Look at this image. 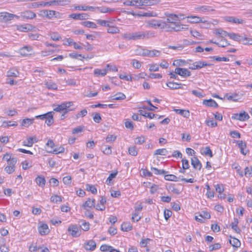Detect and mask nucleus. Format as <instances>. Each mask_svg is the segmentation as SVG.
I'll list each match as a JSON object with an SVG mask.
<instances>
[{"label": "nucleus", "mask_w": 252, "mask_h": 252, "mask_svg": "<svg viewBox=\"0 0 252 252\" xmlns=\"http://www.w3.org/2000/svg\"><path fill=\"white\" fill-rule=\"evenodd\" d=\"M154 36H155V33L149 31L126 33L124 35L125 38L133 40L150 38Z\"/></svg>", "instance_id": "f257e3e1"}, {"label": "nucleus", "mask_w": 252, "mask_h": 252, "mask_svg": "<svg viewBox=\"0 0 252 252\" xmlns=\"http://www.w3.org/2000/svg\"><path fill=\"white\" fill-rule=\"evenodd\" d=\"M15 17L18 18L19 17L13 14L7 12H1L0 13V22H6Z\"/></svg>", "instance_id": "f03ea898"}, {"label": "nucleus", "mask_w": 252, "mask_h": 252, "mask_svg": "<svg viewBox=\"0 0 252 252\" xmlns=\"http://www.w3.org/2000/svg\"><path fill=\"white\" fill-rule=\"evenodd\" d=\"M211 64L207 63L204 61H197L192 63L189 67V68L192 70L200 69L203 67L211 65Z\"/></svg>", "instance_id": "7ed1b4c3"}, {"label": "nucleus", "mask_w": 252, "mask_h": 252, "mask_svg": "<svg viewBox=\"0 0 252 252\" xmlns=\"http://www.w3.org/2000/svg\"><path fill=\"white\" fill-rule=\"evenodd\" d=\"M250 117L247 113L243 112L239 114H234L231 118L234 120H239L241 121H245L249 119Z\"/></svg>", "instance_id": "20e7f679"}, {"label": "nucleus", "mask_w": 252, "mask_h": 252, "mask_svg": "<svg viewBox=\"0 0 252 252\" xmlns=\"http://www.w3.org/2000/svg\"><path fill=\"white\" fill-rule=\"evenodd\" d=\"M174 73L185 78L191 75L190 72L187 68L177 67L175 69Z\"/></svg>", "instance_id": "39448f33"}, {"label": "nucleus", "mask_w": 252, "mask_h": 252, "mask_svg": "<svg viewBox=\"0 0 252 252\" xmlns=\"http://www.w3.org/2000/svg\"><path fill=\"white\" fill-rule=\"evenodd\" d=\"M156 0H136L135 2V6L140 7L141 6H149L153 5Z\"/></svg>", "instance_id": "423d86ee"}, {"label": "nucleus", "mask_w": 252, "mask_h": 252, "mask_svg": "<svg viewBox=\"0 0 252 252\" xmlns=\"http://www.w3.org/2000/svg\"><path fill=\"white\" fill-rule=\"evenodd\" d=\"M68 231L73 237H75L79 236L81 234V230L75 225L69 226L68 228Z\"/></svg>", "instance_id": "0eeeda50"}, {"label": "nucleus", "mask_w": 252, "mask_h": 252, "mask_svg": "<svg viewBox=\"0 0 252 252\" xmlns=\"http://www.w3.org/2000/svg\"><path fill=\"white\" fill-rule=\"evenodd\" d=\"M187 18L188 19V21L191 23H207V21L203 20L202 18L200 17L197 16H188Z\"/></svg>", "instance_id": "6e6552de"}, {"label": "nucleus", "mask_w": 252, "mask_h": 252, "mask_svg": "<svg viewBox=\"0 0 252 252\" xmlns=\"http://www.w3.org/2000/svg\"><path fill=\"white\" fill-rule=\"evenodd\" d=\"M191 164L194 169L200 170L202 168V164L196 157H193L191 158Z\"/></svg>", "instance_id": "1a4fd4ad"}, {"label": "nucleus", "mask_w": 252, "mask_h": 252, "mask_svg": "<svg viewBox=\"0 0 252 252\" xmlns=\"http://www.w3.org/2000/svg\"><path fill=\"white\" fill-rule=\"evenodd\" d=\"M162 21L161 20H152L148 21L147 24L151 28L154 29H157L158 28H159L161 29V26H162Z\"/></svg>", "instance_id": "9d476101"}, {"label": "nucleus", "mask_w": 252, "mask_h": 252, "mask_svg": "<svg viewBox=\"0 0 252 252\" xmlns=\"http://www.w3.org/2000/svg\"><path fill=\"white\" fill-rule=\"evenodd\" d=\"M89 15L86 13H73L69 15V18L75 20H85L88 19Z\"/></svg>", "instance_id": "9b49d317"}, {"label": "nucleus", "mask_w": 252, "mask_h": 252, "mask_svg": "<svg viewBox=\"0 0 252 252\" xmlns=\"http://www.w3.org/2000/svg\"><path fill=\"white\" fill-rule=\"evenodd\" d=\"M229 37L230 39H232L235 41H239L240 42H244L245 40H248V38L243 37V36L234 33H229Z\"/></svg>", "instance_id": "f8f14e48"}, {"label": "nucleus", "mask_w": 252, "mask_h": 252, "mask_svg": "<svg viewBox=\"0 0 252 252\" xmlns=\"http://www.w3.org/2000/svg\"><path fill=\"white\" fill-rule=\"evenodd\" d=\"M32 50V48L30 46H25L20 48L19 53L23 56H27L31 55L30 52Z\"/></svg>", "instance_id": "ddd939ff"}, {"label": "nucleus", "mask_w": 252, "mask_h": 252, "mask_svg": "<svg viewBox=\"0 0 252 252\" xmlns=\"http://www.w3.org/2000/svg\"><path fill=\"white\" fill-rule=\"evenodd\" d=\"M96 248V243L93 240L88 241L84 244V248L87 251H93Z\"/></svg>", "instance_id": "4468645a"}, {"label": "nucleus", "mask_w": 252, "mask_h": 252, "mask_svg": "<svg viewBox=\"0 0 252 252\" xmlns=\"http://www.w3.org/2000/svg\"><path fill=\"white\" fill-rule=\"evenodd\" d=\"M54 112L53 111H51L46 113L47 117L45 119H46L45 123L47 124L48 126H50L54 123Z\"/></svg>", "instance_id": "2eb2a0df"}, {"label": "nucleus", "mask_w": 252, "mask_h": 252, "mask_svg": "<svg viewBox=\"0 0 252 252\" xmlns=\"http://www.w3.org/2000/svg\"><path fill=\"white\" fill-rule=\"evenodd\" d=\"M197 11H200L203 13H209L214 11L215 10L209 5H203L195 8Z\"/></svg>", "instance_id": "dca6fc26"}, {"label": "nucleus", "mask_w": 252, "mask_h": 252, "mask_svg": "<svg viewBox=\"0 0 252 252\" xmlns=\"http://www.w3.org/2000/svg\"><path fill=\"white\" fill-rule=\"evenodd\" d=\"M226 21L228 22H231L235 24H240L244 23V20L241 19L237 18L233 16H226L224 18Z\"/></svg>", "instance_id": "f3484780"}, {"label": "nucleus", "mask_w": 252, "mask_h": 252, "mask_svg": "<svg viewBox=\"0 0 252 252\" xmlns=\"http://www.w3.org/2000/svg\"><path fill=\"white\" fill-rule=\"evenodd\" d=\"M38 230L39 233L42 235H46L49 232L48 226L46 224H42L38 226Z\"/></svg>", "instance_id": "a211bd4d"}, {"label": "nucleus", "mask_w": 252, "mask_h": 252, "mask_svg": "<svg viewBox=\"0 0 252 252\" xmlns=\"http://www.w3.org/2000/svg\"><path fill=\"white\" fill-rule=\"evenodd\" d=\"M21 16L25 19H33L36 16V14L31 10H28L21 13Z\"/></svg>", "instance_id": "6ab92c4d"}, {"label": "nucleus", "mask_w": 252, "mask_h": 252, "mask_svg": "<svg viewBox=\"0 0 252 252\" xmlns=\"http://www.w3.org/2000/svg\"><path fill=\"white\" fill-rule=\"evenodd\" d=\"M34 27L30 24H26L20 25L18 27L17 29L22 32H28V31H32Z\"/></svg>", "instance_id": "aec40b11"}, {"label": "nucleus", "mask_w": 252, "mask_h": 252, "mask_svg": "<svg viewBox=\"0 0 252 252\" xmlns=\"http://www.w3.org/2000/svg\"><path fill=\"white\" fill-rule=\"evenodd\" d=\"M95 200L94 199L88 198L87 201L82 205V207L86 209L87 208L94 207Z\"/></svg>", "instance_id": "412c9836"}, {"label": "nucleus", "mask_w": 252, "mask_h": 252, "mask_svg": "<svg viewBox=\"0 0 252 252\" xmlns=\"http://www.w3.org/2000/svg\"><path fill=\"white\" fill-rule=\"evenodd\" d=\"M203 104L209 107H217L218 106L217 103L212 99L203 100Z\"/></svg>", "instance_id": "4be33fe9"}, {"label": "nucleus", "mask_w": 252, "mask_h": 252, "mask_svg": "<svg viewBox=\"0 0 252 252\" xmlns=\"http://www.w3.org/2000/svg\"><path fill=\"white\" fill-rule=\"evenodd\" d=\"M238 146L240 149L241 153L244 155H246L248 152L247 150H245L247 147L246 143L243 142L242 141H239L238 142Z\"/></svg>", "instance_id": "5701e85b"}, {"label": "nucleus", "mask_w": 252, "mask_h": 252, "mask_svg": "<svg viewBox=\"0 0 252 252\" xmlns=\"http://www.w3.org/2000/svg\"><path fill=\"white\" fill-rule=\"evenodd\" d=\"M238 219L237 218H234V221L231 223L230 226L231 228L234 230L235 232L240 233L241 229L238 226Z\"/></svg>", "instance_id": "b1692460"}, {"label": "nucleus", "mask_w": 252, "mask_h": 252, "mask_svg": "<svg viewBox=\"0 0 252 252\" xmlns=\"http://www.w3.org/2000/svg\"><path fill=\"white\" fill-rule=\"evenodd\" d=\"M138 112L140 115H142L145 117L149 118L151 119L156 117V116H158V115L157 114L147 112L146 111L143 110H139Z\"/></svg>", "instance_id": "393cba45"}, {"label": "nucleus", "mask_w": 252, "mask_h": 252, "mask_svg": "<svg viewBox=\"0 0 252 252\" xmlns=\"http://www.w3.org/2000/svg\"><path fill=\"white\" fill-rule=\"evenodd\" d=\"M230 237L231 239L229 240V243L233 247H235L236 248L240 247L241 245L240 241L238 239H236L234 237H232L231 236H230Z\"/></svg>", "instance_id": "a878e982"}, {"label": "nucleus", "mask_w": 252, "mask_h": 252, "mask_svg": "<svg viewBox=\"0 0 252 252\" xmlns=\"http://www.w3.org/2000/svg\"><path fill=\"white\" fill-rule=\"evenodd\" d=\"M111 98L112 100H121L125 99L126 98V96L123 93L119 92L114 95L112 96Z\"/></svg>", "instance_id": "bb28decb"}, {"label": "nucleus", "mask_w": 252, "mask_h": 252, "mask_svg": "<svg viewBox=\"0 0 252 252\" xmlns=\"http://www.w3.org/2000/svg\"><path fill=\"white\" fill-rule=\"evenodd\" d=\"M166 85L170 89L172 90L178 89L181 88L182 84L181 83H178L173 82H168L166 83Z\"/></svg>", "instance_id": "cd10ccee"}, {"label": "nucleus", "mask_w": 252, "mask_h": 252, "mask_svg": "<svg viewBox=\"0 0 252 252\" xmlns=\"http://www.w3.org/2000/svg\"><path fill=\"white\" fill-rule=\"evenodd\" d=\"M161 29H165L167 32H172L173 27L171 24L167 23L166 22L162 21Z\"/></svg>", "instance_id": "c85d7f7f"}, {"label": "nucleus", "mask_w": 252, "mask_h": 252, "mask_svg": "<svg viewBox=\"0 0 252 252\" xmlns=\"http://www.w3.org/2000/svg\"><path fill=\"white\" fill-rule=\"evenodd\" d=\"M176 14H169L166 19V22L174 25L177 21Z\"/></svg>", "instance_id": "c756f323"}, {"label": "nucleus", "mask_w": 252, "mask_h": 252, "mask_svg": "<svg viewBox=\"0 0 252 252\" xmlns=\"http://www.w3.org/2000/svg\"><path fill=\"white\" fill-rule=\"evenodd\" d=\"M132 226L130 222H125L121 225V230L123 231H129L132 229Z\"/></svg>", "instance_id": "7c9ffc66"}, {"label": "nucleus", "mask_w": 252, "mask_h": 252, "mask_svg": "<svg viewBox=\"0 0 252 252\" xmlns=\"http://www.w3.org/2000/svg\"><path fill=\"white\" fill-rule=\"evenodd\" d=\"M66 1V0H54L51 1L45 2L44 5L50 6L53 5H62L63 3L65 2Z\"/></svg>", "instance_id": "2f4dec72"}, {"label": "nucleus", "mask_w": 252, "mask_h": 252, "mask_svg": "<svg viewBox=\"0 0 252 252\" xmlns=\"http://www.w3.org/2000/svg\"><path fill=\"white\" fill-rule=\"evenodd\" d=\"M174 111L186 118H188L189 116V112L188 110L176 109H174Z\"/></svg>", "instance_id": "473e14b6"}, {"label": "nucleus", "mask_w": 252, "mask_h": 252, "mask_svg": "<svg viewBox=\"0 0 252 252\" xmlns=\"http://www.w3.org/2000/svg\"><path fill=\"white\" fill-rule=\"evenodd\" d=\"M35 182L39 186L43 187L45 186L46 181L43 177L38 176L35 178Z\"/></svg>", "instance_id": "72a5a7b5"}, {"label": "nucleus", "mask_w": 252, "mask_h": 252, "mask_svg": "<svg viewBox=\"0 0 252 252\" xmlns=\"http://www.w3.org/2000/svg\"><path fill=\"white\" fill-rule=\"evenodd\" d=\"M19 74V71L15 68H11L7 72V76L8 77H17Z\"/></svg>", "instance_id": "f704fd0d"}, {"label": "nucleus", "mask_w": 252, "mask_h": 252, "mask_svg": "<svg viewBox=\"0 0 252 252\" xmlns=\"http://www.w3.org/2000/svg\"><path fill=\"white\" fill-rule=\"evenodd\" d=\"M164 179L167 181H178V180H180L181 178H180V177H178L174 175H172V174L166 175V174H165L164 175Z\"/></svg>", "instance_id": "c9c22d12"}, {"label": "nucleus", "mask_w": 252, "mask_h": 252, "mask_svg": "<svg viewBox=\"0 0 252 252\" xmlns=\"http://www.w3.org/2000/svg\"><path fill=\"white\" fill-rule=\"evenodd\" d=\"M151 170L156 175H165L168 172L163 170V169H158L155 167H152L151 168Z\"/></svg>", "instance_id": "e433bc0d"}, {"label": "nucleus", "mask_w": 252, "mask_h": 252, "mask_svg": "<svg viewBox=\"0 0 252 252\" xmlns=\"http://www.w3.org/2000/svg\"><path fill=\"white\" fill-rule=\"evenodd\" d=\"M81 24L82 25L88 28L95 29L97 27L96 25L94 23L91 21H83Z\"/></svg>", "instance_id": "4c0bfd02"}, {"label": "nucleus", "mask_w": 252, "mask_h": 252, "mask_svg": "<svg viewBox=\"0 0 252 252\" xmlns=\"http://www.w3.org/2000/svg\"><path fill=\"white\" fill-rule=\"evenodd\" d=\"M81 229L84 231H88L90 228V224L89 222L85 220H81L79 221Z\"/></svg>", "instance_id": "58836bf2"}, {"label": "nucleus", "mask_w": 252, "mask_h": 252, "mask_svg": "<svg viewBox=\"0 0 252 252\" xmlns=\"http://www.w3.org/2000/svg\"><path fill=\"white\" fill-rule=\"evenodd\" d=\"M36 142V141L35 140V138L30 137L27 139V141L23 142V145L28 147H32L33 144Z\"/></svg>", "instance_id": "ea45409f"}, {"label": "nucleus", "mask_w": 252, "mask_h": 252, "mask_svg": "<svg viewBox=\"0 0 252 252\" xmlns=\"http://www.w3.org/2000/svg\"><path fill=\"white\" fill-rule=\"evenodd\" d=\"M33 121L34 119H25L22 121V126L27 127L33 123Z\"/></svg>", "instance_id": "a19ab883"}, {"label": "nucleus", "mask_w": 252, "mask_h": 252, "mask_svg": "<svg viewBox=\"0 0 252 252\" xmlns=\"http://www.w3.org/2000/svg\"><path fill=\"white\" fill-rule=\"evenodd\" d=\"M43 12L44 14L49 18H51L54 16L56 17V14L58 13L54 10H45Z\"/></svg>", "instance_id": "79ce46f5"}, {"label": "nucleus", "mask_w": 252, "mask_h": 252, "mask_svg": "<svg viewBox=\"0 0 252 252\" xmlns=\"http://www.w3.org/2000/svg\"><path fill=\"white\" fill-rule=\"evenodd\" d=\"M202 154H204L205 155H208V156H210V157H212L213 156V154H212V152L209 146H207L205 148H204V149H202Z\"/></svg>", "instance_id": "37998d69"}, {"label": "nucleus", "mask_w": 252, "mask_h": 252, "mask_svg": "<svg viewBox=\"0 0 252 252\" xmlns=\"http://www.w3.org/2000/svg\"><path fill=\"white\" fill-rule=\"evenodd\" d=\"M168 154V151L166 149H158L155 151V155L166 156Z\"/></svg>", "instance_id": "c03bdc74"}, {"label": "nucleus", "mask_w": 252, "mask_h": 252, "mask_svg": "<svg viewBox=\"0 0 252 252\" xmlns=\"http://www.w3.org/2000/svg\"><path fill=\"white\" fill-rule=\"evenodd\" d=\"M94 75H95L96 76H98L99 75H101L103 76L106 74L107 71L106 69L103 70H101L99 69H94Z\"/></svg>", "instance_id": "a18cd8bd"}, {"label": "nucleus", "mask_w": 252, "mask_h": 252, "mask_svg": "<svg viewBox=\"0 0 252 252\" xmlns=\"http://www.w3.org/2000/svg\"><path fill=\"white\" fill-rule=\"evenodd\" d=\"M118 171H117L115 172L112 173L109 175V177H108L106 180V184L108 185H111L112 184V183H111V181L113 180V179L115 178L116 177Z\"/></svg>", "instance_id": "49530a36"}, {"label": "nucleus", "mask_w": 252, "mask_h": 252, "mask_svg": "<svg viewBox=\"0 0 252 252\" xmlns=\"http://www.w3.org/2000/svg\"><path fill=\"white\" fill-rule=\"evenodd\" d=\"M113 249V247L112 246L104 244L101 246L100 250L102 252H110Z\"/></svg>", "instance_id": "de8ad7c7"}, {"label": "nucleus", "mask_w": 252, "mask_h": 252, "mask_svg": "<svg viewBox=\"0 0 252 252\" xmlns=\"http://www.w3.org/2000/svg\"><path fill=\"white\" fill-rule=\"evenodd\" d=\"M211 59H212L218 62H228L229 61V59L226 57H220L217 56H211L210 57Z\"/></svg>", "instance_id": "09e8293b"}, {"label": "nucleus", "mask_w": 252, "mask_h": 252, "mask_svg": "<svg viewBox=\"0 0 252 252\" xmlns=\"http://www.w3.org/2000/svg\"><path fill=\"white\" fill-rule=\"evenodd\" d=\"M50 200L51 202L55 203H57L59 202L62 201V197L58 195L52 196L50 198Z\"/></svg>", "instance_id": "8fccbe9b"}, {"label": "nucleus", "mask_w": 252, "mask_h": 252, "mask_svg": "<svg viewBox=\"0 0 252 252\" xmlns=\"http://www.w3.org/2000/svg\"><path fill=\"white\" fill-rule=\"evenodd\" d=\"M51 38L54 41L60 40L62 37L58 32H53L50 34Z\"/></svg>", "instance_id": "3c124183"}, {"label": "nucleus", "mask_w": 252, "mask_h": 252, "mask_svg": "<svg viewBox=\"0 0 252 252\" xmlns=\"http://www.w3.org/2000/svg\"><path fill=\"white\" fill-rule=\"evenodd\" d=\"M86 189L87 190L91 191L93 194H94L97 193V189L95 188V187L93 185L87 184Z\"/></svg>", "instance_id": "603ef678"}, {"label": "nucleus", "mask_w": 252, "mask_h": 252, "mask_svg": "<svg viewBox=\"0 0 252 252\" xmlns=\"http://www.w3.org/2000/svg\"><path fill=\"white\" fill-rule=\"evenodd\" d=\"M64 104V108L65 109V112L67 113L70 111L73 110L72 109H70V107L73 105V103L72 101H68L65 103H63Z\"/></svg>", "instance_id": "864d4df0"}, {"label": "nucleus", "mask_w": 252, "mask_h": 252, "mask_svg": "<svg viewBox=\"0 0 252 252\" xmlns=\"http://www.w3.org/2000/svg\"><path fill=\"white\" fill-rule=\"evenodd\" d=\"M76 9L80 10H81L86 11V10H93L95 9V8L93 6H89L84 5V6H78L77 7H76Z\"/></svg>", "instance_id": "5fc2aeb1"}, {"label": "nucleus", "mask_w": 252, "mask_h": 252, "mask_svg": "<svg viewBox=\"0 0 252 252\" xmlns=\"http://www.w3.org/2000/svg\"><path fill=\"white\" fill-rule=\"evenodd\" d=\"M129 154L132 156H136L137 155V151L135 146H131L128 148Z\"/></svg>", "instance_id": "6e6d98bb"}, {"label": "nucleus", "mask_w": 252, "mask_h": 252, "mask_svg": "<svg viewBox=\"0 0 252 252\" xmlns=\"http://www.w3.org/2000/svg\"><path fill=\"white\" fill-rule=\"evenodd\" d=\"M221 247V245L220 243H215L214 245H211L209 247V250L210 252H212L215 250H217L220 249Z\"/></svg>", "instance_id": "4d7b16f0"}, {"label": "nucleus", "mask_w": 252, "mask_h": 252, "mask_svg": "<svg viewBox=\"0 0 252 252\" xmlns=\"http://www.w3.org/2000/svg\"><path fill=\"white\" fill-rule=\"evenodd\" d=\"M65 109L64 108V104L62 103L61 105H59L54 109V111L56 112H62L63 111L65 113H67L65 112Z\"/></svg>", "instance_id": "13d9d810"}, {"label": "nucleus", "mask_w": 252, "mask_h": 252, "mask_svg": "<svg viewBox=\"0 0 252 252\" xmlns=\"http://www.w3.org/2000/svg\"><path fill=\"white\" fill-rule=\"evenodd\" d=\"M202 90H201V91H198L197 90H194L191 91V93L196 97L199 98H202L205 96V95L203 94L202 93Z\"/></svg>", "instance_id": "bf43d9fd"}, {"label": "nucleus", "mask_w": 252, "mask_h": 252, "mask_svg": "<svg viewBox=\"0 0 252 252\" xmlns=\"http://www.w3.org/2000/svg\"><path fill=\"white\" fill-rule=\"evenodd\" d=\"M199 216L201 218L206 219H209L211 218L210 214L209 212L206 211H202L201 213H200Z\"/></svg>", "instance_id": "052dcab7"}, {"label": "nucleus", "mask_w": 252, "mask_h": 252, "mask_svg": "<svg viewBox=\"0 0 252 252\" xmlns=\"http://www.w3.org/2000/svg\"><path fill=\"white\" fill-rule=\"evenodd\" d=\"M119 29L116 27H109L107 29V32L110 33H116L119 32Z\"/></svg>", "instance_id": "680f3d73"}, {"label": "nucleus", "mask_w": 252, "mask_h": 252, "mask_svg": "<svg viewBox=\"0 0 252 252\" xmlns=\"http://www.w3.org/2000/svg\"><path fill=\"white\" fill-rule=\"evenodd\" d=\"M64 148L63 147H59L58 148H56L53 150V151H50L49 152L55 154H58L60 153H62L64 152Z\"/></svg>", "instance_id": "e2e57ef3"}, {"label": "nucleus", "mask_w": 252, "mask_h": 252, "mask_svg": "<svg viewBox=\"0 0 252 252\" xmlns=\"http://www.w3.org/2000/svg\"><path fill=\"white\" fill-rule=\"evenodd\" d=\"M46 87L51 90H57V85L52 82H47L46 84Z\"/></svg>", "instance_id": "0e129e2a"}, {"label": "nucleus", "mask_w": 252, "mask_h": 252, "mask_svg": "<svg viewBox=\"0 0 252 252\" xmlns=\"http://www.w3.org/2000/svg\"><path fill=\"white\" fill-rule=\"evenodd\" d=\"M186 61L181 59L176 60L173 63V65L177 66H182L185 64Z\"/></svg>", "instance_id": "69168bd1"}, {"label": "nucleus", "mask_w": 252, "mask_h": 252, "mask_svg": "<svg viewBox=\"0 0 252 252\" xmlns=\"http://www.w3.org/2000/svg\"><path fill=\"white\" fill-rule=\"evenodd\" d=\"M245 175L247 177L252 176V167H246L245 169Z\"/></svg>", "instance_id": "338daca9"}, {"label": "nucleus", "mask_w": 252, "mask_h": 252, "mask_svg": "<svg viewBox=\"0 0 252 252\" xmlns=\"http://www.w3.org/2000/svg\"><path fill=\"white\" fill-rule=\"evenodd\" d=\"M206 124L208 126L211 127H214L217 126V123L213 120H209L206 121Z\"/></svg>", "instance_id": "774afa93"}]
</instances>
